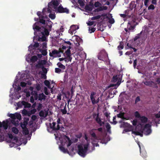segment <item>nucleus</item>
Here are the masks:
<instances>
[{
  "label": "nucleus",
  "mask_w": 160,
  "mask_h": 160,
  "mask_svg": "<svg viewBox=\"0 0 160 160\" xmlns=\"http://www.w3.org/2000/svg\"><path fill=\"white\" fill-rule=\"evenodd\" d=\"M38 22H35L33 26V28L34 31V34L36 35V33L38 32L39 35L37 36L38 41L44 42L46 41V37L45 36H48L49 34V31L51 30L52 26L51 25H47L46 28L43 27H40L38 26Z\"/></svg>",
  "instance_id": "1"
},
{
  "label": "nucleus",
  "mask_w": 160,
  "mask_h": 160,
  "mask_svg": "<svg viewBox=\"0 0 160 160\" xmlns=\"http://www.w3.org/2000/svg\"><path fill=\"white\" fill-rule=\"evenodd\" d=\"M52 9L48 7V8H44L42 12L40 11L38 12L37 14L39 18H35L34 20L36 21H39L40 23L45 24V19L48 18V14L51 12Z\"/></svg>",
  "instance_id": "2"
},
{
  "label": "nucleus",
  "mask_w": 160,
  "mask_h": 160,
  "mask_svg": "<svg viewBox=\"0 0 160 160\" xmlns=\"http://www.w3.org/2000/svg\"><path fill=\"white\" fill-rule=\"evenodd\" d=\"M98 58L99 60L104 62L110 61L108 54L104 50L100 51L98 55Z\"/></svg>",
  "instance_id": "3"
},
{
  "label": "nucleus",
  "mask_w": 160,
  "mask_h": 160,
  "mask_svg": "<svg viewBox=\"0 0 160 160\" xmlns=\"http://www.w3.org/2000/svg\"><path fill=\"white\" fill-rule=\"evenodd\" d=\"M122 80V77L120 75H116L114 76L112 79L111 82H115L117 81V83L115 84H111L108 86V88L112 87L114 86L118 87L120 84Z\"/></svg>",
  "instance_id": "4"
},
{
  "label": "nucleus",
  "mask_w": 160,
  "mask_h": 160,
  "mask_svg": "<svg viewBox=\"0 0 160 160\" xmlns=\"http://www.w3.org/2000/svg\"><path fill=\"white\" fill-rule=\"evenodd\" d=\"M135 22V21L134 20H132V21L128 22L127 28H124V30L126 32H133V31L136 26V25L134 24Z\"/></svg>",
  "instance_id": "5"
},
{
  "label": "nucleus",
  "mask_w": 160,
  "mask_h": 160,
  "mask_svg": "<svg viewBox=\"0 0 160 160\" xmlns=\"http://www.w3.org/2000/svg\"><path fill=\"white\" fill-rule=\"evenodd\" d=\"M33 93L34 94V98L35 100H38L42 101L43 100H44L46 99V96L43 93L39 94L38 95V94L37 91H34Z\"/></svg>",
  "instance_id": "6"
},
{
  "label": "nucleus",
  "mask_w": 160,
  "mask_h": 160,
  "mask_svg": "<svg viewBox=\"0 0 160 160\" xmlns=\"http://www.w3.org/2000/svg\"><path fill=\"white\" fill-rule=\"evenodd\" d=\"M151 125L149 124H146L142 130V132L146 135H148L152 132L151 129Z\"/></svg>",
  "instance_id": "7"
},
{
  "label": "nucleus",
  "mask_w": 160,
  "mask_h": 160,
  "mask_svg": "<svg viewBox=\"0 0 160 160\" xmlns=\"http://www.w3.org/2000/svg\"><path fill=\"white\" fill-rule=\"evenodd\" d=\"M78 154L84 158L86 155L87 152L83 149V147L82 145L79 144L78 146Z\"/></svg>",
  "instance_id": "8"
},
{
  "label": "nucleus",
  "mask_w": 160,
  "mask_h": 160,
  "mask_svg": "<svg viewBox=\"0 0 160 160\" xmlns=\"http://www.w3.org/2000/svg\"><path fill=\"white\" fill-rule=\"evenodd\" d=\"M59 3L58 0H52L48 4V7L51 8L56 9L59 5Z\"/></svg>",
  "instance_id": "9"
},
{
  "label": "nucleus",
  "mask_w": 160,
  "mask_h": 160,
  "mask_svg": "<svg viewBox=\"0 0 160 160\" xmlns=\"http://www.w3.org/2000/svg\"><path fill=\"white\" fill-rule=\"evenodd\" d=\"M58 12L60 13H69V10L67 8H64L61 5H60L57 8Z\"/></svg>",
  "instance_id": "10"
},
{
  "label": "nucleus",
  "mask_w": 160,
  "mask_h": 160,
  "mask_svg": "<svg viewBox=\"0 0 160 160\" xmlns=\"http://www.w3.org/2000/svg\"><path fill=\"white\" fill-rule=\"evenodd\" d=\"M9 121L8 120L3 121L2 122L0 121V132H1V128L3 127L4 130H6L8 128V123Z\"/></svg>",
  "instance_id": "11"
},
{
  "label": "nucleus",
  "mask_w": 160,
  "mask_h": 160,
  "mask_svg": "<svg viewBox=\"0 0 160 160\" xmlns=\"http://www.w3.org/2000/svg\"><path fill=\"white\" fill-rule=\"evenodd\" d=\"M67 48H68V49L67 50L65 53L68 57V61L71 62L72 59V58L71 57V51L70 50V49L71 48V47L69 46L67 47Z\"/></svg>",
  "instance_id": "12"
},
{
  "label": "nucleus",
  "mask_w": 160,
  "mask_h": 160,
  "mask_svg": "<svg viewBox=\"0 0 160 160\" xmlns=\"http://www.w3.org/2000/svg\"><path fill=\"white\" fill-rule=\"evenodd\" d=\"M96 94V92H92L91 93L90 95V99L92 102V103L93 104H94L96 103V101L94 98V96Z\"/></svg>",
  "instance_id": "13"
},
{
  "label": "nucleus",
  "mask_w": 160,
  "mask_h": 160,
  "mask_svg": "<svg viewBox=\"0 0 160 160\" xmlns=\"http://www.w3.org/2000/svg\"><path fill=\"white\" fill-rule=\"evenodd\" d=\"M56 122H53L52 125H50V127L53 130H58L60 129V127L59 125H57V127H56Z\"/></svg>",
  "instance_id": "14"
},
{
  "label": "nucleus",
  "mask_w": 160,
  "mask_h": 160,
  "mask_svg": "<svg viewBox=\"0 0 160 160\" xmlns=\"http://www.w3.org/2000/svg\"><path fill=\"white\" fill-rule=\"evenodd\" d=\"M108 9L107 7L106 6H101L95 9L94 11V12H99L102 11L103 10H106Z\"/></svg>",
  "instance_id": "15"
},
{
  "label": "nucleus",
  "mask_w": 160,
  "mask_h": 160,
  "mask_svg": "<svg viewBox=\"0 0 160 160\" xmlns=\"http://www.w3.org/2000/svg\"><path fill=\"white\" fill-rule=\"evenodd\" d=\"M48 114V112L47 111L45 112L41 110L39 112V115L41 117L45 118L47 116Z\"/></svg>",
  "instance_id": "16"
},
{
  "label": "nucleus",
  "mask_w": 160,
  "mask_h": 160,
  "mask_svg": "<svg viewBox=\"0 0 160 160\" xmlns=\"http://www.w3.org/2000/svg\"><path fill=\"white\" fill-rule=\"evenodd\" d=\"M59 53V52L56 50H54L52 51V52L49 53V55L51 57H53V56H58Z\"/></svg>",
  "instance_id": "17"
},
{
  "label": "nucleus",
  "mask_w": 160,
  "mask_h": 160,
  "mask_svg": "<svg viewBox=\"0 0 160 160\" xmlns=\"http://www.w3.org/2000/svg\"><path fill=\"white\" fill-rule=\"evenodd\" d=\"M45 61L44 60H41V61L38 62V64L36 65V67L38 68H40L42 67V66H43L42 65L45 64Z\"/></svg>",
  "instance_id": "18"
},
{
  "label": "nucleus",
  "mask_w": 160,
  "mask_h": 160,
  "mask_svg": "<svg viewBox=\"0 0 160 160\" xmlns=\"http://www.w3.org/2000/svg\"><path fill=\"white\" fill-rule=\"evenodd\" d=\"M94 130H97V129L94 128L91 130L90 132V133L92 137L96 139L97 137L95 133L94 132Z\"/></svg>",
  "instance_id": "19"
},
{
  "label": "nucleus",
  "mask_w": 160,
  "mask_h": 160,
  "mask_svg": "<svg viewBox=\"0 0 160 160\" xmlns=\"http://www.w3.org/2000/svg\"><path fill=\"white\" fill-rule=\"evenodd\" d=\"M149 87L156 88H157L158 87L157 83H156L154 82L151 81L150 82Z\"/></svg>",
  "instance_id": "20"
},
{
  "label": "nucleus",
  "mask_w": 160,
  "mask_h": 160,
  "mask_svg": "<svg viewBox=\"0 0 160 160\" xmlns=\"http://www.w3.org/2000/svg\"><path fill=\"white\" fill-rule=\"evenodd\" d=\"M22 104L24 106L25 108H30L31 106V104L28 102L24 101L22 102Z\"/></svg>",
  "instance_id": "21"
},
{
  "label": "nucleus",
  "mask_w": 160,
  "mask_h": 160,
  "mask_svg": "<svg viewBox=\"0 0 160 160\" xmlns=\"http://www.w3.org/2000/svg\"><path fill=\"white\" fill-rule=\"evenodd\" d=\"M140 154L144 158H146L147 156V152L145 151H142L141 152L140 151Z\"/></svg>",
  "instance_id": "22"
},
{
  "label": "nucleus",
  "mask_w": 160,
  "mask_h": 160,
  "mask_svg": "<svg viewBox=\"0 0 160 160\" xmlns=\"http://www.w3.org/2000/svg\"><path fill=\"white\" fill-rule=\"evenodd\" d=\"M66 138L67 139V140L66 141V142H67L68 144H67V147H68L69 146H70L71 144H72V142L69 138L66 136Z\"/></svg>",
  "instance_id": "23"
},
{
  "label": "nucleus",
  "mask_w": 160,
  "mask_h": 160,
  "mask_svg": "<svg viewBox=\"0 0 160 160\" xmlns=\"http://www.w3.org/2000/svg\"><path fill=\"white\" fill-rule=\"evenodd\" d=\"M59 148L60 150L64 153H69V152L68 151L67 149H65L63 146H60L59 147Z\"/></svg>",
  "instance_id": "24"
},
{
  "label": "nucleus",
  "mask_w": 160,
  "mask_h": 160,
  "mask_svg": "<svg viewBox=\"0 0 160 160\" xmlns=\"http://www.w3.org/2000/svg\"><path fill=\"white\" fill-rule=\"evenodd\" d=\"M142 133L143 132H140L138 131H132V133L135 134V135H139L141 137H142L143 135Z\"/></svg>",
  "instance_id": "25"
},
{
  "label": "nucleus",
  "mask_w": 160,
  "mask_h": 160,
  "mask_svg": "<svg viewBox=\"0 0 160 160\" xmlns=\"http://www.w3.org/2000/svg\"><path fill=\"white\" fill-rule=\"evenodd\" d=\"M38 59V58L36 56H33L31 57L30 61L31 62L34 63Z\"/></svg>",
  "instance_id": "26"
},
{
  "label": "nucleus",
  "mask_w": 160,
  "mask_h": 160,
  "mask_svg": "<svg viewBox=\"0 0 160 160\" xmlns=\"http://www.w3.org/2000/svg\"><path fill=\"white\" fill-rule=\"evenodd\" d=\"M141 121L142 123H146L147 122L148 118L145 116H142L140 117Z\"/></svg>",
  "instance_id": "27"
},
{
  "label": "nucleus",
  "mask_w": 160,
  "mask_h": 160,
  "mask_svg": "<svg viewBox=\"0 0 160 160\" xmlns=\"http://www.w3.org/2000/svg\"><path fill=\"white\" fill-rule=\"evenodd\" d=\"M12 132L15 134H17L19 132L18 130L15 127H12Z\"/></svg>",
  "instance_id": "28"
},
{
  "label": "nucleus",
  "mask_w": 160,
  "mask_h": 160,
  "mask_svg": "<svg viewBox=\"0 0 160 160\" xmlns=\"http://www.w3.org/2000/svg\"><path fill=\"white\" fill-rule=\"evenodd\" d=\"M44 84L48 88H51V86H50V82L48 81L47 80H45L44 81Z\"/></svg>",
  "instance_id": "29"
},
{
  "label": "nucleus",
  "mask_w": 160,
  "mask_h": 160,
  "mask_svg": "<svg viewBox=\"0 0 160 160\" xmlns=\"http://www.w3.org/2000/svg\"><path fill=\"white\" fill-rule=\"evenodd\" d=\"M85 9L86 10L89 11H92V7L89 5H87L85 7Z\"/></svg>",
  "instance_id": "30"
},
{
  "label": "nucleus",
  "mask_w": 160,
  "mask_h": 160,
  "mask_svg": "<svg viewBox=\"0 0 160 160\" xmlns=\"http://www.w3.org/2000/svg\"><path fill=\"white\" fill-rule=\"evenodd\" d=\"M71 29H72L73 31H75L78 28V27L77 25H73L71 27Z\"/></svg>",
  "instance_id": "31"
},
{
  "label": "nucleus",
  "mask_w": 160,
  "mask_h": 160,
  "mask_svg": "<svg viewBox=\"0 0 160 160\" xmlns=\"http://www.w3.org/2000/svg\"><path fill=\"white\" fill-rule=\"evenodd\" d=\"M57 65L60 68L63 69H64L65 68V66L62 64L61 62H58L57 64Z\"/></svg>",
  "instance_id": "32"
},
{
  "label": "nucleus",
  "mask_w": 160,
  "mask_h": 160,
  "mask_svg": "<svg viewBox=\"0 0 160 160\" xmlns=\"http://www.w3.org/2000/svg\"><path fill=\"white\" fill-rule=\"evenodd\" d=\"M106 128L107 129V131L109 132L110 131L111 128L110 124L108 123H107L106 124Z\"/></svg>",
  "instance_id": "33"
},
{
  "label": "nucleus",
  "mask_w": 160,
  "mask_h": 160,
  "mask_svg": "<svg viewBox=\"0 0 160 160\" xmlns=\"http://www.w3.org/2000/svg\"><path fill=\"white\" fill-rule=\"evenodd\" d=\"M123 43L122 42H120L119 45L118 46V50L122 49L123 48Z\"/></svg>",
  "instance_id": "34"
},
{
  "label": "nucleus",
  "mask_w": 160,
  "mask_h": 160,
  "mask_svg": "<svg viewBox=\"0 0 160 160\" xmlns=\"http://www.w3.org/2000/svg\"><path fill=\"white\" fill-rule=\"evenodd\" d=\"M27 123L26 122L24 121L23 123H21V127L23 129L26 128Z\"/></svg>",
  "instance_id": "35"
},
{
  "label": "nucleus",
  "mask_w": 160,
  "mask_h": 160,
  "mask_svg": "<svg viewBox=\"0 0 160 160\" xmlns=\"http://www.w3.org/2000/svg\"><path fill=\"white\" fill-rule=\"evenodd\" d=\"M23 133L25 135H28L29 133V131L28 129L27 128L23 129Z\"/></svg>",
  "instance_id": "36"
},
{
  "label": "nucleus",
  "mask_w": 160,
  "mask_h": 160,
  "mask_svg": "<svg viewBox=\"0 0 160 160\" xmlns=\"http://www.w3.org/2000/svg\"><path fill=\"white\" fill-rule=\"evenodd\" d=\"M66 105H65L64 108L63 109H61V112L62 113V114H66L67 111L66 110Z\"/></svg>",
  "instance_id": "37"
},
{
  "label": "nucleus",
  "mask_w": 160,
  "mask_h": 160,
  "mask_svg": "<svg viewBox=\"0 0 160 160\" xmlns=\"http://www.w3.org/2000/svg\"><path fill=\"white\" fill-rule=\"evenodd\" d=\"M95 120L97 123H98L99 124L101 122V118L98 117V115L96 118L95 119Z\"/></svg>",
  "instance_id": "38"
},
{
  "label": "nucleus",
  "mask_w": 160,
  "mask_h": 160,
  "mask_svg": "<svg viewBox=\"0 0 160 160\" xmlns=\"http://www.w3.org/2000/svg\"><path fill=\"white\" fill-rule=\"evenodd\" d=\"M101 18V16L99 15H97L94 17H92L91 18V20H94L99 19Z\"/></svg>",
  "instance_id": "39"
},
{
  "label": "nucleus",
  "mask_w": 160,
  "mask_h": 160,
  "mask_svg": "<svg viewBox=\"0 0 160 160\" xmlns=\"http://www.w3.org/2000/svg\"><path fill=\"white\" fill-rule=\"evenodd\" d=\"M11 118L13 119H16V116H15V113L14 114H10L9 116Z\"/></svg>",
  "instance_id": "40"
},
{
  "label": "nucleus",
  "mask_w": 160,
  "mask_h": 160,
  "mask_svg": "<svg viewBox=\"0 0 160 160\" xmlns=\"http://www.w3.org/2000/svg\"><path fill=\"white\" fill-rule=\"evenodd\" d=\"M130 4V7L131 10H132L133 8H135L136 6V5L135 4H132V2H131Z\"/></svg>",
  "instance_id": "41"
},
{
  "label": "nucleus",
  "mask_w": 160,
  "mask_h": 160,
  "mask_svg": "<svg viewBox=\"0 0 160 160\" xmlns=\"http://www.w3.org/2000/svg\"><path fill=\"white\" fill-rule=\"evenodd\" d=\"M135 116L137 118H140V115L138 111H136L134 113Z\"/></svg>",
  "instance_id": "42"
},
{
  "label": "nucleus",
  "mask_w": 160,
  "mask_h": 160,
  "mask_svg": "<svg viewBox=\"0 0 160 160\" xmlns=\"http://www.w3.org/2000/svg\"><path fill=\"white\" fill-rule=\"evenodd\" d=\"M49 17L52 19H53L55 18V15L54 14L50 13L49 15Z\"/></svg>",
  "instance_id": "43"
},
{
  "label": "nucleus",
  "mask_w": 160,
  "mask_h": 160,
  "mask_svg": "<svg viewBox=\"0 0 160 160\" xmlns=\"http://www.w3.org/2000/svg\"><path fill=\"white\" fill-rule=\"evenodd\" d=\"M141 33V32H140V33L137 34V36H136L135 37V38H134V41H135L137 40L139 38H140V35Z\"/></svg>",
  "instance_id": "44"
},
{
  "label": "nucleus",
  "mask_w": 160,
  "mask_h": 160,
  "mask_svg": "<svg viewBox=\"0 0 160 160\" xmlns=\"http://www.w3.org/2000/svg\"><path fill=\"white\" fill-rule=\"evenodd\" d=\"M155 7L152 4H151L148 8V10H154L155 9Z\"/></svg>",
  "instance_id": "45"
},
{
  "label": "nucleus",
  "mask_w": 160,
  "mask_h": 160,
  "mask_svg": "<svg viewBox=\"0 0 160 160\" xmlns=\"http://www.w3.org/2000/svg\"><path fill=\"white\" fill-rule=\"evenodd\" d=\"M78 2L81 6H83L84 5L83 1L82 0H78Z\"/></svg>",
  "instance_id": "46"
},
{
  "label": "nucleus",
  "mask_w": 160,
  "mask_h": 160,
  "mask_svg": "<svg viewBox=\"0 0 160 160\" xmlns=\"http://www.w3.org/2000/svg\"><path fill=\"white\" fill-rule=\"evenodd\" d=\"M151 81L143 82V83L149 87Z\"/></svg>",
  "instance_id": "47"
},
{
  "label": "nucleus",
  "mask_w": 160,
  "mask_h": 160,
  "mask_svg": "<svg viewBox=\"0 0 160 160\" xmlns=\"http://www.w3.org/2000/svg\"><path fill=\"white\" fill-rule=\"evenodd\" d=\"M101 5V3L99 2L98 1L95 2L94 4V6L96 8L99 7Z\"/></svg>",
  "instance_id": "48"
},
{
  "label": "nucleus",
  "mask_w": 160,
  "mask_h": 160,
  "mask_svg": "<svg viewBox=\"0 0 160 160\" xmlns=\"http://www.w3.org/2000/svg\"><path fill=\"white\" fill-rule=\"evenodd\" d=\"M96 30V28H89V31L90 33L93 32Z\"/></svg>",
  "instance_id": "49"
},
{
  "label": "nucleus",
  "mask_w": 160,
  "mask_h": 160,
  "mask_svg": "<svg viewBox=\"0 0 160 160\" xmlns=\"http://www.w3.org/2000/svg\"><path fill=\"white\" fill-rule=\"evenodd\" d=\"M36 89L38 91H39L41 88V86L39 84H37L35 87Z\"/></svg>",
  "instance_id": "50"
},
{
  "label": "nucleus",
  "mask_w": 160,
  "mask_h": 160,
  "mask_svg": "<svg viewBox=\"0 0 160 160\" xmlns=\"http://www.w3.org/2000/svg\"><path fill=\"white\" fill-rule=\"evenodd\" d=\"M42 104L41 103H39L37 108V109L38 111H39L42 109Z\"/></svg>",
  "instance_id": "51"
},
{
  "label": "nucleus",
  "mask_w": 160,
  "mask_h": 160,
  "mask_svg": "<svg viewBox=\"0 0 160 160\" xmlns=\"http://www.w3.org/2000/svg\"><path fill=\"white\" fill-rule=\"evenodd\" d=\"M124 113H120L117 115L118 118H122L124 117Z\"/></svg>",
  "instance_id": "52"
},
{
  "label": "nucleus",
  "mask_w": 160,
  "mask_h": 160,
  "mask_svg": "<svg viewBox=\"0 0 160 160\" xmlns=\"http://www.w3.org/2000/svg\"><path fill=\"white\" fill-rule=\"evenodd\" d=\"M42 70L44 74H46L47 72V70L46 68H44L43 66L42 67Z\"/></svg>",
  "instance_id": "53"
},
{
  "label": "nucleus",
  "mask_w": 160,
  "mask_h": 160,
  "mask_svg": "<svg viewBox=\"0 0 160 160\" xmlns=\"http://www.w3.org/2000/svg\"><path fill=\"white\" fill-rule=\"evenodd\" d=\"M22 114L27 115L28 114V112L26 110L24 109L22 110Z\"/></svg>",
  "instance_id": "54"
},
{
  "label": "nucleus",
  "mask_w": 160,
  "mask_h": 160,
  "mask_svg": "<svg viewBox=\"0 0 160 160\" xmlns=\"http://www.w3.org/2000/svg\"><path fill=\"white\" fill-rule=\"evenodd\" d=\"M15 116H17V117H16V118H17L19 120L21 119V116L20 114L16 113Z\"/></svg>",
  "instance_id": "55"
},
{
  "label": "nucleus",
  "mask_w": 160,
  "mask_h": 160,
  "mask_svg": "<svg viewBox=\"0 0 160 160\" xmlns=\"http://www.w3.org/2000/svg\"><path fill=\"white\" fill-rule=\"evenodd\" d=\"M61 72V70L59 68H55V72L57 73H60Z\"/></svg>",
  "instance_id": "56"
},
{
  "label": "nucleus",
  "mask_w": 160,
  "mask_h": 160,
  "mask_svg": "<svg viewBox=\"0 0 160 160\" xmlns=\"http://www.w3.org/2000/svg\"><path fill=\"white\" fill-rule=\"evenodd\" d=\"M140 101V98L139 96H138L136 98L135 100V103H137L138 102Z\"/></svg>",
  "instance_id": "57"
},
{
  "label": "nucleus",
  "mask_w": 160,
  "mask_h": 160,
  "mask_svg": "<svg viewBox=\"0 0 160 160\" xmlns=\"http://www.w3.org/2000/svg\"><path fill=\"white\" fill-rule=\"evenodd\" d=\"M88 148V145H84L83 149L87 152Z\"/></svg>",
  "instance_id": "58"
},
{
  "label": "nucleus",
  "mask_w": 160,
  "mask_h": 160,
  "mask_svg": "<svg viewBox=\"0 0 160 160\" xmlns=\"http://www.w3.org/2000/svg\"><path fill=\"white\" fill-rule=\"evenodd\" d=\"M47 52L46 50H43L42 52V54L44 56L47 55Z\"/></svg>",
  "instance_id": "59"
},
{
  "label": "nucleus",
  "mask_w": 160,
  "mask_h": 160,
  "mask_svg": "<svg viewBox=\"0 0 160 160\" xmlns=\"http://www.w3.org/2000/svg\"><path fill=\"white\" fill-rule=\"evenodd\" d=\"M42 48H45L47 47V43L46 42H43V43L42 44Z\"/></svg>",
  "instance_id": "60"
},
{
  "label": "nucleus",
  "mask_w": 160,
  "mask_h": 160,
  "mask_svg": "<svg viewBox=\"0 0 160 160\" xmlns=\"http://www.w3.org/2000/svg\"><path fill=\"white\" fill-rule=\"evenodd\" d=\"M111 24H113L114 22V20L113 18L110 19L108 21Z\"/></svg>",
  "instance_id": "61"
},
{
  "label": "nucleus",
  "mask_w": 160,
  "mask_h": 160,
  "mask_svg": "<svg viewBox=\"0 0 160 160\" xmlns=\"http://www.w3.org/2000/svg\"><path fill=\"white\" fill-rule=\"evenodd\" d=\"M26 83L24 82H21L20 83V85L22 87H25L26 86Z\"/></svg>",
  "instance_id": "62"
},
{
  "label": "nucleus",
  "mask_w": 160,
  "mask_h": 160,
  "mask_svg": "<svg viewBox=\"0 0 160 160\" xmlns=\"http://www.w3.org/2000/svg\"><path fill=\"white\" fill-rule=\"evenodd\" d=\"M37 118V117L35 115H33L31 117V119L33 121L35 120Z\"/></svg>",
  "instance_id": "63"
},
{
  "label": "nucleus",
  "mask_w": 160,
  "mask_h": 160,
  "mask_svg": "<svg viewBox=\"0 0 160 160\" xmlns=\"http://www.w3.org/2000/svg\"><path fill=\"white\" fill-rule=\"evenodd\" d=\"M156 82H157V84H160V78H157L156 79Z\"/></svg>",
  "instance_id": "64"
}]
</instances>
